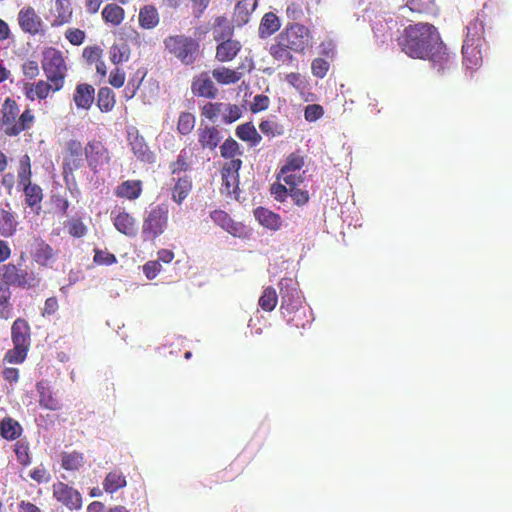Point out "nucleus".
<instances>
[{
	"label": "nucleus",
	"mask_w": 512,
	"mask_h": 512,
	"mask_svg": "<svg viewBox=\"0 0 512 512\" xmlns=\"http://www.w3.org/2000/svg\"><path fill=\"white\" fill-rule=\"evenodd\" d=\"M397 44L408 57L428 60L438 72H444L452 64L447 47L433 24H409L398 36Z\"/></svg>",
	"instance_id": "1"
},
{
	"label": "nucleus",
	"mask_w": 512,
	"mask_h": 512,
	"mask_svg": "<svg viewBox=\"0 0 512 512\" xmlns=\"http://www.w3.org/2000/svg\"><path fill=\"white\" fill-rule=\"evenodd\" d=\"M313 36L310 29L300 23H290L277 35L269 48L271 57L282 64L294 61L292 53L304 54L312 47Z\"/></svg>",
	"instance_id": "2"
},
{
	"label": "nucleus",
	"mask_w": 512,
	"mask_h": 512,
	"mask_svg": "<svg viewBox=\"0 0 512 512\" xmlns=\"http://www.w3.org/2000/svg\"><path fill=\"white\" fill-rule=\"evenodd\" d=\"M467 33L462 46L464 66L475 71L483 64V48L485 41V24L479 16L469 22L466 27Z\"/></svg>",
	"instance_id": "3"
},
{
	"label": "nucleus",
	"mask_w": 512,
	"mask_h": 512,
	"mask_svg": "<svg viewBox=\"0 0 512 512\" xmlns=\"http://www.w3.org/2000/svg\"><path fill=\"white\" fill-rule=\"evenodd\" d=\"M2 123L5 126V134L8 136H17L21 132L29 130L35 121L33 111L25 109L18 117L19 106L12 98H6L2 104Z\"/></svg>",
	"instance_id": "4"
},
{
	"label": "nucleus",
	"mask_w": 512,
	"mask_h": 512,
	"mask_svg": "<svg viewBox=\"0 0 512 512\" xmlns=\"http://www.w3.org/2000/svg\"><path fill=\"white\" fill-rule=\"evenodd\" d=\"M11 339L14 347L6 352L4 361L10 364L22 363L26 359L31 345V328L26 319L17 318L13 322Z\"/></svg>",
	"instance_id": "5"
},
{
	"label": "nucleus",
	"mask_w": 512,
	"mask_h": 512,
	"mask_svg": "<svg viewBox=\"0 0 512 512\" xmlns=\"http://www.w3.org/2000/svg\"><path fill=\"white\" fill-rule=\"evenodd\" d=\"M41 279L33 272L21 265L9 262L0 266V285L7 289L10 287L24 290L35 289L40 285Z\"/></svg>",
	"instance_id": "6"
},
{
	"label": "nucleus",
	"mask_w": 512,
	"mask_h": 512,
	"mask_svg": "<svg viewBox=\"0 0 512 512\" xmlns=\"http://www.w3.org/2000/svg\"><path fill=\"white\" fill-rule=\"evenodd\" d=\"M41 64L47 80L54 82L56 88H63L67 75L63 53L54 47H48L43 51Z\"/></svg>",
	"instance_id": "7"
},
{
	"label": "nucleus",
	"mask_w": 512,
	"mask_h": 512,
	"mask_svg": "<svg viewBox=\"0 0 512 512\" xmlns=\"http://www.w3.org/2000/svg\"><path fill=\"white\" fill-rule=\"evenodd\" d=\"M164 46L170 54H173L186 65L194 63L199 49L198 42L185 35L168 36L164 39Z\"/></svg>",
	"instance_id": "8"
},
{
	"label": "nucleus",
	"mask_w": 512,
	"mask_h": 512,
	"mask_svg": "<svg viewBox=\"0 0 512 512\" xmlns=\"http://www.w3.org/2000/svg\"><path fill=\"white\" fill-rule=\"evenodd\" d=\"M169 209L166 204L151 207L143 220L142 235L144 240H155L162 235L168 225Z\"/></svg>",
	"instance_id": "9"
},
{
	"label": "nucleus",
	"mask_w": 512,
	"mask_h": 512,
	"mask_svg": "<svg viewBox=\"0 0 512 512\" xmlns=\"http://www.w3.org/2000/svg\"><path fill=\"white\" fill-rule=\"evenodd\" d=\"M84 155L88 167L94 173H97L100 167L109 164L111 160L109 150L102 141L97 139L88 141L84 147Z\"/></svg>",
	"instance_id": "10"
},
{
	"label": "nucleus",
	"mask_w": 512,
	"mask_h": 512,
	"mask_svg": "<svg viewBox=\"0 0 512 512\" xmlns=\"http://www.w3.org/2000/svg\"><path fill=\"white\" fill-rule=\"evenodd\" d=\"M53 497L70 510H79L82 507L80 492L68 484L58 481L52 485Z\"/></svg>",
	"instance_id": "11"
},
{
	"label": "nucleus",
	"mask_w": 512,
	"mask_h": 512,
	"mask_svg": "<svg viewBox=\"0 0 512 512\" xmlns=\"http://www.w3.org/2000/svg\"><path fill=\"white\" fill-rule=\"evenodd\" d=\"M242 160L226 161L221 168L222 187L221 192L226 195L236 194L239 190V170Z\"/></svg>",
	"instance_id": "12"
},
{
	"label": "nucleus",
	"mask_w": 512,
	"mask_h": 512,
	"mask_svg": "<svg viewBox=\"0 0 512 512\" xmlns=\"http://www.w3.org/2000/svg\"><path fill=\"white\" fill-rule=\"evenodd\" d=\"M210 218L216 225L234 237L243 238L248 234L247 228L243 223L234 221L230 215L223 210H213L210 213Z\"/></svg>",
	"instance_id": "13"
},
{
	"label": "nucleus",
	"mask_w": 512,
	"mask_h": 512,
	"mask_svg": "<svg viewBox=\"0 0 512 512\" xmlns=\"http://www.w3.org/2000/svg\"><path fill=\"white\" fill-rule=\"evenodd\" d=\"M84 148L79 140L71 139L66 143V155L64 157V174L73 173L83 165Z\"/></svg>",
	"instance_id": "14"
},
{
	"label": "nucleus",
	"mask_w": 512,
	"mask_h": 512,
	"mask_svg": "<svg viewBox=\"0 0 512 512\" xmlns=\"http://www.w3.org/2000/svg\"><path fill=\"white\" fill-rule=\"evenodd\" d=\"M17 20L19 27L25 33L37 35L42 31L43 21L31 6L20 9Z\"/></svg>",
	"instance_id": "15"
},
{
	"label": "nucleus",
	"mask_w": 512,
	"mask_h": 512,
	"mask_svg": "<svg viewBox=\"0 0 512 512\" xmlns=\"http://www.w3.org/2000/svg\"><path fill=\"white\" fill-rule=\"evenodd\" d=\"M32 260L42 268H51L56 262L57 251L42 239H36L31 251Z\"/></svg>",
	"instance_id": "16"
},
{
	"label": "nucleus",
	"mask_w": 512,
	"mask_h": 512,
	"mask_svg": "<svg viewBox=\"0 0 512 512\" xmlns=\"http://www.w3.org/2000/svg\"><path fill=\"white\" fill-rule=\"evenodd\" d=\"M62 88H56L54 82L39 80L37 82H27L23 86V92L27 99L30 101L44 100L49 96V93L60 91Z\"/></svg>",
	"instance_id": "17"
},
{
	"label": "nucleus",
	"mask_w": 512,
	"mask_h": 512,
	"mask_svg": "<svg viewBox=\"0 0 512 512\" xmlns=\"http://www.w3.org/2000/svg\"><path fill=\"white\" fill-rule=\"evenodd\" d=\"M128 141L136 158L145 163H153L155 160L154 153L149 149L144 137L139 134L138 130L128 133Z\"/></svg>",
	"instance_id": "18"
},
{
	"label": "nucleus",
	"mask_w": 512,
	"mask_h": 512,
	"mask_svg": "<svg viewBox=\"0 0 512 512\" xmlns=\"http://www.w3.org/2000/svg\"><path fill=\"white\" fill-rule=\"evenodd\" d=\"M280 295H281V311L285 316L286 313L291 314L297 312L300 305V293L295 287L284 285L283 281L280 282Z\"/></svg>",
	"instance_id": "19"
},
{
	"label": "nucleus",
	"mask_w": 512,
	"mask_h": 512,
	"mask_svg": "<svg viewBox=\"0 0 512 512\" xmlns=\"http://www.w3.org/2000/svg\"><path fill=\"white\" fill-rule=\"evenodd\" d=\"M198 142L202 149L213 151L222 140L220 130L215 126L199 127L197 130Z\"/></svg>",
	"instance_id": "20"
},
{
	"label": "nucleus",
	"mask_w": 512,
	"mask_h": 512,
	"mask_svg": "<svg viewBox=\"0 0 512 512\" xmlns=\"http://www.w3.org/2000/svg\"><path fill=\"white\" fill-rule=\"evenodd\" d=\"M218 42L219 44L216 47L215 58L220 62H229L233 60L242 48L241 43L231 37H227Z\"/></svg>",
	"instance_id": "21"
},
{
	"label": "nucleus",
	"mask_w": 512,
	"mask_h": 512,
	"mask_svg": "<svg viewBox=\"0 0 512 512\" xmlns=\"http://www.w3.org/2000/svg\"><path fill=\"white\" fill-rule=\"evenodd\" d=\"M113 224L115 228L126 236H135L137 233V226L135 218L125 210L113 211Z\"/></svg>",
	"instance_id": "22"
},
{
	"label": "nucleus",
	"mask_w": 512,
	"mask_h": 512,
	"mask_svg": "<svg viewBox=\"0 0 512 512\" xmlns=\"http://www.w3.org/2000/svg\"><path fill=\"white\" fill-rule=\"evenodd\" d=\"M95 99V89L87 83L78 84L73 94V101L78 109L88 110Z\"/></svg>",
	"instance_id": "23"
},
{
	"label": "nucleus",
	"mask_w": 512,
	"mask_h": 512,
	"mask_svg": "<svg viewBox=\"0 0 512 512\" xmlns=\"http://www.w3.org/2000/svg\"><path fill=\"white\" fill-rule=\"evenodd\" d=\"M36 389L39 393V405L47 410L56 411L61 409V403L54 395L51 388L45 381H40L36 384Z\"/></svg>",
	"instance_id": "24"
},
{
	"label": "nucleus",
	"mask_w": 512,
	"mask_h": 512,
	"mask_svg": "<svg viewBox=\"0 0 512 512\" xmlns=\"http://www.w3.org/2000/svg\"><path fill=\"white\" fill-rule=\"evenodd\" d=\"M20 186L22 187L26 205L38 213L44 197L42 188L38 184L32 183V181Z\"/></svg>",
	"instance_id": "25"
},
{
	"label": "nucleus",
	"mask_w": 512,
	"mask_h": 512,
	"mask_svg": "<svg viewBox=\"0 0 512 512\" xmlns=\"http://www.w3.org/2000/svg\"><path fill=\"white\" fill-rule=\"evenodd\" d=\"M191 91L195 96L213 99L217 96L218 90L213 81L207 76L195 78L191 84Z\"/></svg>",
	"instance_id": "26"
},
{
	"label": "nucleus",
	"mask_w": 512,
	"mask_h": 512,
	"mask_svg": "<svg viewBox=\"0 0 512 512\" xmlns=\"http://www.w3.org/2000/svg\"><path fill=\"white\" fill-rule=\"evenodd\" d=\"M160 15L157 8L152 4L144 5L138 14V23L142 29L152 30L158 26Z\"/></svg>",
	"instance_id": "27"
},
{
	"label": "nucleus",
	"mask_w": 512,
	"mask_h": 512,
	"mask_svg": "<svg viewBox=\"0 0 512 512\" xmlns=\"http://www.w3.org/2000/svg\"><path fill=\"white\" fill-rule=\"evenodd\" d=\"M142 191V181L126 180L116 187L114 194L118 198H124L132 201L138 199L142 194Z\"/></svg>",
	"instance_id": "28"
},
{
	"label": "nucleus",
	"mask_w": 512,
	"mask_h": 512,
	"mask_svg": "<svg viewBox=\"0 0 512 512\" xmlns=\"http://www.w3.org/2000/svg\"><path fill=\"white\" fill-rule=\"evenodd\" d=\"M254 216L257 221L267 229L277 231L282 226L280 215L264 207H258L255 209Z\"/></svg>",
	"instance_id": "29"
},
{
	"label": "nucleus",
	"mask_w": 512,
	"mask_h": 512,
	"mask_svg": "<svg viewBox=\"0 0 512 512\" xmlns=\"http://www.w3.org/2000/svg\"><path fill=\"white\" fill-rule=\"evenodd\" d=\"M280 27L279 17L273 12H267L260 21L258 35L261 39H266L276 33Z\"/></svg>",
	"instance_id": "30"
},
{
	"label": "nucleus",
	"mask_w": 512,
	"mask_h": 512,
	"mask_svg": "<svg viewBox=\"0 0 512 512\" xmlns=\"http://www.w3.org/2000/svg\"><path fill=\"white\" fill-rule=\"evenodd\" d=\"M257 0L239 1L234 8L233 19L238 26L248 23L250 15L257 7Z\"/></svg>",
	"instance_id": "31"
},
{
	"label": "nucleus",
	"mask_w": 512,
	"mask_h": 512,
	"mask_svg": "<svg viewBox=\"0 0 512 512\" xmlns=\"http://www.w3.org/2000/svg\"><path fill=\"white\" fill-rule=\"evenodd\" d=\"M73 10L70 0L55 1V16L51 23L52 26H62L72 20Z\"/></svg>",
	"instance_id": "32"
},
{
	"label": "nucleus",
	"mask_w": 512,
	"mask_h": 512,
	"mask_svg": "<svg viewBox=\"0 0 512 512\" xmlns=\"http://www.w3.org/2000/svg\"><path fill=\"white\" fill-rule=\"evenodd\" d=\"M235 134L240 140L248 142L252 147L257 146L262 140L261 135L257 132L255 126L251 122H246L237 126Z\"/></svg>",
	"instance_id": "33"
},
{
	"label": "nucleus",
	"mask_w": 512,
	"mask_h": 512,
	"mask_svg": "<svg viewBox=\"0 0 512 512\" xmlns=\"http://www.w3.org/2000/svg\"><path fill=\"white\" fill-rule=\"evenodd\" d=\"M101 14L103 20L114 27L119 26L125 18V10L116 3L107 4Z\"/></svg>",
	"instance_id": "34"
},
{
	"label": "nucleus",
	"mask_w": 512,
	"mask_h": 512,
	"mask_svg": "<svg viewBox=\"0 0 512 512\" xmlns=\"http://www.w3.org/2000/svg\"><path fill=\"white\" fill-rule=\"evenodd\" d=\"M18 222L13 213L0 209V235L9 238L17 231Z\"/></svg>",
	"instance_id": "35"
},
{
	"label": "nucleus",
	"mask_w": 512,
	"mask_h": 512,
	"mask_svg": "<svg viewBox=\"0 0 512 512\" xmlns=\"http://www.w3.org/2000/svg\"><path fill=\"white\" fill-rule=\"evenodd\" d=\"M192 190V180L189 176L179 177L172 189V199L181 204Z\"/></svg>",
	"instance_id": "36"
},
{
	"label": "nucleus",
	"mask_w": 512,
	"mask_h": 512,
	"mask_svg": "<svg viewBox=\"0 0 512 512\" xmlns=\"http://www.w3.org/2000/svg\"><path fill=\"white\" fill-rule=\"evenodd\" d=\"M126 484V477L123 473L119 470H113L106 475L103 481V488L107 493L112 494L125 487Z\"/></svg>",
	"instance_id": "37"
},
{
	"label": "nucleus",
	"mask_w": 512,
	"mask_h": 512,
	"mask_svg": "<svg viewBox=\"0 0 512 512\" xmlns=\"http://www.w3.org/2000/svg\"><path fill=\"white\" fill-rule=\"evenodd\" d=\"M22 433V427L18 421L11 417H5L0 422V434L4 439L14 440Z\"/></svg>",
	"instance_id": "38"
},
{
	"label": "nucleus",
	"mask_w": 512,
	"mask_h": 512,
	"mask_svg": "<svg viewBox=\"0 0 512 512\" xmlns=\"http://www.w3.org/2000/svg\"><path fill=\"white\" fill-rule=\"evenodd\" d=\"M116 104L114 91L109 87H101L97 94V106L101 112L107 113L113 110Z\"/></svg>",
	"instance_id": "39"
},
{
	"label": "nucleus",
	"mask_w": 512,
	"mask_h": 512,
	"mask_svg": "<svg viewBox=\"0 0 512 512\" xmlns=\"http://www.w3.org/2000/svg\"><path fill=\"white\" fill-rule=\"evenodd\" d=\"M234 33L233 26L229 23L227 17L218 16L213 23V36L215 41L224 40L227 37H232Z\"/></svg>",
	"instance_id": "40"
},
{
	"label": "nucleus",
	"mask_w": 512,
	"mask_h": 512,
	"mask_svg": "<svg viewBox=\"0 0 512 512\" xmlns=\"http://www.w3.org/2000/svg\"><path fill=\"white\" fill-rule=\"evenodd\" d=\"M213 78L222 85L237 83L242 78V73L226 67L214 69L212 71Z\"/></svg>",
	"instance_id": "41"
},
{
	"label": "nucleus",
	"mask_w": 512,
	"mask_h": 512,
	"mask_svg": "<svg viewBox=\"0 0 512 512\" xmlns=\"http://www.w3.org/2000/svg\"><path fill=\"white\" fill-rule=\"evenodd\" d=\"M84 465V455L77 451L62 452L61 467L68 471H78Z\"/></svg>",
	"instance_id": "42"
},
{
	"label": "nucleus",
	"mask_w": 512,
	"mask_h": 512,
	"mask_svg": "<svg viewBox=\"0 0 512 512\" xmlns=\"http://www.w3.org/2000/svg\"><path fill=\"white\" fill-rule=\"evenodd\" d=\"M191 159H192V153L188 151L187 149H182L177 159L170 163L169 169L170 172L175 175L179 174L181 172H186L190 170L191 168Z\"/></svg>",
	"instance_id": "43"
},
{
	"label": "nucleus",
	"mask_w": 512,
	"mask_h": 512,
	"mask_svg": "<svg viewBox=\"0 0 512 512\" xmlns=\"http://www.w3.org/2000/svg\"><path fill=\"white\" fill-rule=\"evenodd\" d=\"M220 154L224 159H229L230 161L240 159L243 155V151L241 150L239 143L235 139L229 137L220 146Z\"/></svg>",
	"instance_id": "44"
},
{
	"label": "nucleus",
	"mask_w": 512,
	"mask_h": 512,
	"mask_svg": "<svg viewBox=\"0 0 512 512\" xmlns=\"http://www.w3.org/2000/svg\"><path fill=\"white\" fill-rule=\"evenodd\" d=\"M278 303V296L273 287H266L259 298L258 304L262 310L271 312Z\"/></svg>",
	"instance_id": "45"
},
{
	"label": "nucleus",
	"mask_w": 512,
	"mask_h": 512,
	"mask_svg": "<svg viewBox=\"0 0 512 512\" xmlns=\"http://www.w3.org/2000/svg\"><path fill=\"white\" fill-rule=\"evenodd\" d=\"M130 52V48L126 43L114 44L109 51L110 60L115 65L126 62L129 60Z\"/></svg>",
	"instance_id": "46"
},
{
	"label": "nucleus",
	"mask_w": 512,
	"mask_h": 512,
	"mask_svg": "<svg viewBox=\"0 0 512 512\" xmlns=\"http://www.w3.org/2000/svg\"><path fill=\"white\" fill-rule=\"evenodd\" d=\"M196 123L195 116L190 112H181L177 121V131L181 135L190 134Z\"/></svg>",
	"instance_id": "47"
},
{
	"label": "nucleus",
	"mask_w": 512,
	"mask_h": 512,
	"mask_svg": "<svg viewBox=\"0 0 512 512\" xmlns=\"http://www.w3.org/2000/svg\"><path fill=\"white\" fill-rule=\"evenodd\" d=\"M17 176L19 186L32 181L31 160L29 155L25 154L20 158Z\"/></svg>",
	"instance_id": "48"
},
{
	"label": "nucleus",
	"mask_w": 512,
	"mask_h": 512,
	"mask_svg": "<svg viewBox=\"0 0 512 512\" xmlns=\"http://www.w3.org/2000/svg\"><path fill=\"white\" fill-rule=\"evenodd\" d=\"M406 5L413 13L429 14L435 8V0H408Z\"/></svg>",
	"instance_id": "49"
},
{
	"label": "nucleus",
	"mask_w": 512,
	"mask_h": 512,
	"mask_svg": "<svg viewBox=\"0 0 512 512\" xmlns=\"http://www.w3.org/2000/svg\"><path fill=\"white\" fill-rule=\"evenodd\" d=\"M304 166V158L298 153H291L285 161V164L281 167L280 171L282 174L288 172H299Z\"/></svg>",
	"instance_id": "50"
},
{
	"label": "nucleus",
	"mask_w": 512,
	"mask_h": 512,
	"mask_svg": "<svg viewBox=\"0 0 512 512\" xmlns=\"http://www.w3.org/2000/svg\"><path fill=\"white\" fill-rule=\"evenodd\" d=\"M144 76L145 73L142 76H139L137 72L133 77L129 79L127 85L123 90V96L127 101L135 97L137 91L141 86Z\"/></svg>",
	"instance_id": "51"
},
{
	"label": "nucleus",
	"mask_w": 512,
	"mask_h": 512,
	"mask_svg": "<svg viewBox=\"0 0 512 512\" xmlns=\"http://www.w3.org/2000/svg\"><path fill=\"white\" fill-rule=\"evenodd\" d=\"M224 103L221 102H207L201 107V116L214 120L219 114H222Z\"/></svg>",
	"instance_id": "52"
},
{
	"label": "nucleus",
	"mask_w": 512,
	"mask_h": 512,
	"mask_svg": "<svg viewBox=\"0 0 512 512\" xmlns=\"http://www.w3.org/2000/svg\"><path fill=\"white\" fill-rule=\"evenodd\" d=\"M242 115L240 107L236 104H225L222 111V120L226 124L237 121Z\"/></svg>",
	"instance_id": "53"
},
{
	"label": "nucleus",
	"mask_w": 512,
	"mask_h": 512,
	"mask_svg": "<svg viewBox=\"0 0 512 512\" xmlns=\"http://www.w3.org/2000/svg\"><path fill=\"white\" fill-rule=\"evenodd\" d=\"M66 228L68 233L75 238H81L87 233V227L80 218L70 219L66 224Z\"/></svg>",
	"instance_id": "54"
},
{
	"label": "nucleus",
	"mask_w": 512,
	"mask_h": 512,
	"mask_svg": "<svg viewBox=\"0 0 512 512\" xmlns=\"http://www.w3.org/2000/svg\"><path fill=\"white\" fill-rule=\"evenodd\" d=\"M93 261L97 265L109 266V265L115 264L117 262V258L114 254H112L108 251H104L99 248H95Z\"/></svg>",
	"instance_id": "55"
},
{
	"label": "nucleus",
	"mask_w": 512,
	"mask_h": 512,
	"mask_svg": "<svg viewBox=\"0 0 512 512\" xmlns=\"http://www.w3.org/2000/svg\"><path fill=\"white\" fill-rule=\"evenodd\" d=\"M15 454L18 462L23 466H28L31 463L29 454V446L24 442H17L15 444Z\"/></svg>",
	"instance_id": "56"
},
{
	"label": "nucleus",
	"mask_w": 512,
	"mask_h": 512,
	"mask_svg": "<svg viewBox=\"0 0 512 512\" xmlns=\"http://www.w3.org/2000/svg\"><path fill=\"white\" fill-rule=\"evenodd\" d=\"M329 67V62L323 58H315L311 63L312 74L318 78H324Z\"/></svg>",
	"instance_id": "57"
},
{
	"label": "nucleus",
	"mask_w": 512,
	"mask_h": 512,
	"mask_svg": "<svg viewBox=\"0 0 512 512\" xmlns=\"http://www.w3.org/2000/svg\"><path fill=\"white\" fill-rule=\"evenodd\" d=\"M259 128L263 134L270 137H275L283 133L282 126L271 120L262 121Z\"/></svg>",
	"instance_id": "58"
},
{
	"label": "nucleus",
	"mask_w": 512,
	"mask_h": 512,
	"mask_svg": "<svg viewBox=\"0 0 512 512\" xmlns=\"http://www.w3.org/2000/svg\"><path fill=\"white\" fill-rule=\"evenodd\" d=\"M289 196L297 206L307 204L310 198L308 191L301 189L298 186L289 188Z\"/></svg>",
	"instance_id": "59"
},
{
	"label": "nucleus",
	"mask_w": 512,
	"mask_h": 512,
	"mask_svg": "<svg viewBox=\"0 0 512 512\" xmlns=\"http://www.w3.org/2000/svg\"><path fill=\"white\" fill-rule=\"evenodd\" d=\"M324 115V109L319 104H309L305 107L304 117L308 122H315Z\"/></svg>",
	"instance_id": "60"
},
{
	"label": "nucleus",
	"mask_w": 512,
	"mask_h": 512,
	"mask_svg": "<svg viewBox=\"0 0 512 512\" xmlns=\"http://www.w3.org/2000/svg\"><path fill=\"white\" fill-rule=\"evenodd\" d=\"M29 476L32 480H34L38 484L48 483L51 479V475H50L49 471L43 465H39V466L33 468L31 470Z\"/></svg>",
	"instance_id": "61"
},
{
	"label": "nucleus",
	"mask_w": 512,
	"mask_h": 512,
	"mask_svg": "<svg viewBox=\"0 0 512 512\" xmlns=\"http://www.w3.org/2000/svg\"><path fill=\"white\" fill-rule=\"evenodd\" d=\"M65 37L72 45L79 46L84 42L86 34L81 29L70 28L65 32Z\"/></svg>",
	"instance_id": "62"
},
{
	"label": "nucleus",
	"mask_w": 512,
	"mask_h": 512,
	"mask_svg": "<svg viewBox=\"0 0 512 512\" xmlns=\"http://www.w3.org/2000/svg\"><path fill=\"white\" fill-rule=\"evenodd\" d=\"M296 173L297 172H288L287 174H282L281 171H279L277 179L282 180L289 188H292L298 186L303 181L302 177Z\"/></svg>",
	"instance_id": "63"
},
{
	"label": "nucleus",
	"mask_w": 512,
	"mask_h": 512,
	"mask_svg": "<svg viewBox=\"0 0 512 512\" xmlns=\"http://www.w3.org/2000/svg\"><path fill=\"white\" fill-rule=\"evenodd\" d=\"M109 84L115 88H120L125 82V72L120 68H114L109 75Z\"/></svg>",
	"instance_id": "64"
}]
</instances>
